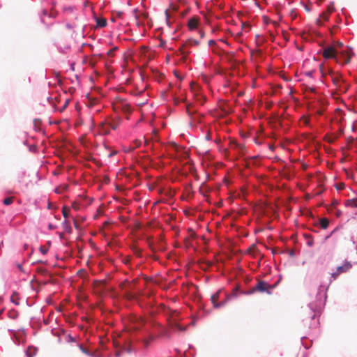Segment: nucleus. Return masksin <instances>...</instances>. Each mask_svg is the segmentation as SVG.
I'll list each match as a JSON object with an SVG mask.
<instances>
[{
    "label": "nucleus",
    "instance_id": "5",
    "mask_svg": "<svg viewBox=\"0 0 357 357\" xmlns=\"http://www.w3.org/2000/svg\"><path fill=\"white\" fill-rule=\"evenodd\" d=\"M337 50L333 46L326 47L323 51V56L326 59H336Z\"/></svg>",
    "mask_w": 357,
    "mask_h": 357
},
{
    "label": "nucleus",
    "instance_id": "21",
    "mask_svg": "<svg viewBox=\"0 0 357 357\" xmlns=\"http://www.w3.org/2000/svg\"><path fill=\"white\" fill-rule=\"evenodd\" d=\"M77 346L79 347L80 350H81L83 353H84V354H87V355H89V351H88L86 349L84 348V347H83V346H82V344H77Z\"/></svg>",
    "mask_w": 357,
    "mask_h": 357
},
{
    "label": "nucleus",
    "instance_id": "39",
    "mask_svg": "<svg viewBox=\"0 0 357 357\" xmlns=\"http://www.w3.org/2000/svg\"><path fill=\"white\" fill-rule=\"evenodd\" d=\"M70 340L71 342H73V341H74V339H73L72 337H70Z\"/></svg>",
    "mask_w": 357,
    "mask_h": 357
},
{
    "label": "nucleus",
    "instance_id": "25",
    "mask_svg": "<svg viewBox=\"0 0 357 357\" xmlns=\"http://www.w3.org/2000/svg\"><path fill=\"white\" fill-rule=\"evenodd\" d=\"M319 69H320V71H321L322 75L324 77L325 76V73L324 72V66L321 65L320 67H319Z\"/></svg>",
    "mask_w": 357,
    "mask_h": 357
},
{
    "label": "nucleus",
    "instance_id": "32",
    "mask_svg": "<svg viewBox=\"0 0 357 357\" xmlns=\"http://www.w3.org/2000/svg\"><path fill=\"white\" fill-rule=\"evenodd\" d=\"M127 297H128L129 299H131V298H133V296H132V294H127Z\"/></svg>",
    "mask_w": 357,
    "mask_h": 357
},
{
    "label": "nucleus",
    "instance_id": "42",
    "mask_svg": "<svg viewBox=\"0 0 357 357\" xmlns=\"http://www.w3.org/2000/svg\"><path fill=\"white\" fill-rule=\"evenodd\" d=\"M75 226L77 227V224L76 222H75Z\"/></svg>",
    "mask_w": 357,
    "mask_h": 357
},
{
    "label": "nucleus",
    "instance_id": "41",
    "mask_svg": "<svg viewBox=\"0 0 357 357\" xmlns=\"http://www.w3.org/2000/svg\"><path fill=\"white\" fill-rule=\"evenodd\" d=\"M116 356H119V352H116Z\"/></svg>",
    "mask_w": 357,
    "mask_h": 357
},
{
    "label": "nucleus",
    "instance_id": "13",
    "mask_svg": "<svg viewBox=\"0 0 357 357\" xmlns=\"http://www.w3.org/2000/svg\"><path fill=\"white\" fill-rule=\"evenodd\" d=\"M329 225V222L327 218L320 219V226L322 229H326Z\"/></svg>",
    "mask_w": 357,
    "mask_h": 357
},
{
    "label": "nucleus",
    "instance_id": "6",
    "mask_svg": "<svg viewBox=\"0 0 357 357\" xmlns=\"http://www.w3.org/2000/svg\"><path fill=\"white\" fill-rule=\"evenodd\" d=\"M328 75L331 76V80H332L333 83L337 87H340V83H341V82H342V77H341L340 75L335 73L332 70H328Z\"/></svg>",
    "mask_w": 357,
    "mask_h": 357
},
{
    "label": "nucleus",
    "instance_id": "29",
    "mask_svg": "<svg viewBox=\"0 0 357 357\" xmlns=\"http://www.w3.org/2000/svg\"><path fill=\"white\" fill-rule=\"evenodd\" d=\"M135 146L136 147H139L140 146V144H141L140 141H138V140L135 141Z\"/></svg>",
    "mask_w": 357,
    "mask_h": 357
},
{
    "label": "nucleus",
    "instance_id": "3",
    "mask_svg": "<svg viewBox=\"0 0 357 357\" xmlns=\"http://www.w3.org/2000/svg\"><path fill=\"white\" fill-rule=\"evenodd\" d=\"M351 55L347 51L337 52L336 56V62L337 63L344 65L348 63L350 61Z\"/></svg>",
    "mask_w": 357,
    "mask_h": 357
},
{
    "label": "nucleus",
    "instance_id": "38",
    "mask_svg": "<svg viewBox=\"0 0 357 357\" xmlns=\"http://www.w3.org/2000/svg\"><path fill=\"white\" fill-rule=\"evenodd\" d=\"M334 142V139H330L329 142L333 143Z\"/></svg>",
    "mask_w": 357,
    "mask_h": 357
},
{
    "label": "nucleus",
    "instance_id": "4",
    "mask_svg": "<svg viewBox=\"0 0 357 357\" xmlns=\"http://www.w3.org/2000/svg\"><path fill=\"white\" fill-rule=\"evenodd\" d=\"M114 110H121L124 113H130L132 112L130 105L123 100L116 101L114 105Z\"/></svg>",
    "mask_w": 357,
    "mask_h": 357
},
{
    "label": "nucleus",
    "instance_id": "14",
    "mask_svg": "<svg viewBox=\"0 0 357 357\" xmlns=\"http://www.w3.org/2000/svg\"><path fill=\"white\" fill-rule=\"evenodd\" d=\"M346 206H350L351 208H357V199L356 200H352V199L347 200Z\"/></svg>",
    "mask_w": 357,
    "mask_h": 357
},
{
    "label": "nucleus",
    "instance_id": "7",
    "mask_svg": "<svg viewBox=\"0 0 357 357\" xmlns=\"http://www.w3.org/2000/svg\"><path fill=\"white\" fill-rule=\"evenodd\" d=\"M98 133L100 135H106L109 133V128L107 126V121H103L98 125Z\"/></svg>",
    "mask_w": 357,
    "mask_h": 357
},
{
    "label": "nucleus",
    "instance_id": "28",
    "mask_svg": "<svg viewBox=\"0 0 357 357\" xmlns=\"http://www.w3.org/2000/svg\"><path fill=\"white\" fill-rule=\"evenodd\" d=\"M165 15H166V20L168 22L169 15V13L167 10H165Z\"/></svg>",
    "mask_w": 357,
    "mask_h": 357
},
{
    "label": "nucleus",
    "instance_id": "33",
    "mask_svg": "<svg viewBox=\"0 0 357 357\" xmlns=\"http://www.w3.org/2000/svg\"><path fill=\"white\" fill-rule=\"evenodd\" d=\"M340 215H341V211H339V210H337V211H336V215H337V216H340Z\"/></svg>",
    "mask_w": 357,
    "mask_h": 357
},
{
    "label": "nucleus",
    "instance_id": "11",
    "mask_svg": "<svg viewBox=\"0 0 357 357\" xmlns=\"http://www.w3.org/2000/svg\"><path fill=\"white\" fill-rule=\"evenodd\" d=\"M198 25V20L195 18L190 19L188 21V26L190 29H193L197 28Z\"/></svg>",
    "mask_w": 357,
    "mask_h": 357
},
{
    "label": "nucleus",
    "instance_id": "9",
    "mask_svg": "<svg viewBox=\"0 0 357 357\" xmlns=\"http://www.w3.org/2000/svg\"><path fill=\"white\" fill-rule=\"evenodd\" d=\"M199 42L195 39H190L188 41H186L185 44H184L181 48L180 51L181 52L182 54H188V52H185L184 51V48L187 46H192V45H198Z\"/></svg>",
    "mask_w": 357,
    "mask_h": 357
},
{
    "label": "nucleus",
    "instance_id": "30",
    "mask_svg": "<svg viewBox=\"0 0 357 357\" xmlns=\"http://www.w3.org/2000/svg\"><path fill=\"white\" fill-rule=\"evenodd\" d=\"M307 76L309 77H312V74H313V72L312 71H309V72H307L305 73Z\"/></svg>",
    "mask_w": 357,
    "mask_h": 357
},
{
    "label": "nucleus",
    "instance_id": "1",
    "mask_svg": "<svg viewBox=\"0 0 357 357\" xmlns=\"http://www.w3.org/2000/svg\"><path fill=\"white\" fill-rule=\"evenodd\" d=\"M274 287V285H271L265 281L259 280L257 284L250 290L249 294H253L256 291H259L261 293L266 292L268 294H271V290Z\"/></svg>",
    "mask_w": 357,
    "mask_h": 357
},
{
    "label": "nucleus",
    "instance_id": "37",
    "mask_svg": "<svg viewBox=\"0 0 357 357\" xmlns=\"http://www.w3.org/2000/svg\"><path fill=\"white\" fill-rule=\"evenodd\" d=\"M175 326L177 327L178 328H179L180 330H183L177 324H175Z\"/></svg>",
    "mask_w": 357,
    "mask_h": 357
},
{
    "label": "nucleus",
    "instance_id": "18",
    "mask_svg": "<svg viewBox=\"0 0 357 357\" xmlns=\"http://www.w3.org/2000/svg\"><path fill=\"white\" fill-rule=\"evenodd\" d=\"M14 201V197H7L4 200H3V204L5 205H10Z\"/></svg>",
    "mask_w": 357,
    "mask_h": 357
},
{
    "label": "nucleus",
    "instance_id": "16",
    "mask_svg": "<svg viewBox=\"0 0 357 357\" xmlns=\"http://www.w3.org/2000/svg\"><path fill=\"white\" fill-rule=\"evenodd\" d=\"M97 24L100 27H104L107 25V21L104 18L98 19Z\"/></svg>",
    "mask_w": 357,
    "mask_h": 357
},
{
    "label": "nucleus",
    "instance_id": "34",
    "mask_svg": "<svg viewBox=\"0 0 357 357\" xmlns=\"http://www.w3.org/2000/svg\"><path fill=\"white\" fill-rule=\"evenodd\" d=\"M199 33H200V36H201V38H203V37H204V33L203 31H199Z\"/></svg>",
    "mask_w": 357,
    "mask_h": 357
},
{
    "label": "nucleus",
    "instance_id": "20",
    "mask_svg": "<svg viewBox=\"0 0 357 357\" xmlns=\"http://www.w3.org/2000/svg\"><path fill=\"white\" fill-rule=\"evenodd\" d=\"M123 351H126L128 353H130L131 352L132 349H131V346H130V343L128 342V345L126 346H124L123 348Z\"/></svg>",
    "mask_w": 357,
    "mask_h": 357
},
{
    "label": "nucleus",
    "instance_id": "19",
    "mask_svg": "<svg viewBox=\"0 0 357 357\" xmlns=\"http://www.w3.org/2000/svg\"><path fill=\"white\" fill-rule=\"evenodd\" d=\"M196 99L197 101H199L201 104L202 105L204 102V98L202 95L195 94Z\"/></svg>",
    "mask_w": 357,
    "mask_h": 357
},
{
    "label": "nucleus",
    "instance_id": "8",
    "mask_svg": "<svg viewBox=\"0 0 357 357\" xmlns=\"http://www.w3.org/2000/svg\"><path fill=\"white\" fill-rule=\"evenodd\" d=\"M109 128L112 130H116L121 123V119L119 117L112 119L109 121H107Z\"/></svg>",
    "mask_w": 357,
    "mask_h": 357
},
{
    "label": "nucleus",
    "instance_id": "27",
    "mask_svg": "<svg viewBox=\"0 0 357 357\" xmlns=\"http://www.w3.org/2000/svg\"><path fill=\"white\" fill-rule=\"evenodd\" d=\"M356 128H357V121L354 123L352 130L354 131V130H356Z\"/></svg>",
    "mask_w": 357,
    "mask_h": 357
},
{
    "label": "nucleus",
    "instance_id": "36",
    "mask_svg": "<svg viewBox=\"0 0 357 357\" xmlns=\"http://www.w3.org/2000/svg\"><path fill=\"white\" fill-rule=\"evenodd\" d=\"M337 46L340 47H342V43H337Z\"/></svg>",
    "mask_w": 357,
    "mask_h": 357
},
{
    "label": "nucleus",
    "instance_id": "31",
    "mask_svg": "<svg viewBox=\"0 0 357 357\" xmlns=\"http://www.w3.org/2000/svg\"><path fill=\"white\" fill-rule=\"evenodd\" d=\"M309 90H310L311 92L314 93V92H315V91H316V89H315V88H313V87H310V88H309Z\"/></svg>",
    "mask_w": 357,
    "mask_h": 357
},
{
    "label": "nucleus",
    "instance_id": "24",
    "mask_svg": "<svg viewBox=\"0 0 357 357\" xmlns=\"http://www.w3.org/2000/svg\"><path fill=\"white\" fill-rule=\"evenodd\" d=\"M47 248H45V247L43 246H41L40 248V251L43 254V255H45L47 252Z\"/></svg>",
    "mask_w": 357,
    "mask_h": 357
},
{
    "label": "nucleus",
    "instance_id": "12",
    "mask_svg": "<svg viewBox=\"0 0 357 357\" xmlns=\"http://www.w3.org/2000/svg\"><path fill=\"white\" fill-rule=\"evenodd\" d=\"M19 296L17 293L13 292V294L10 296V301L13 303H15L16 305H19Z\"/></svg>",
    "mask_w": 357,
    "mask_h": 357
},
{
    "label": "nucleus",
    "instance_id": "26",
    "mask_svg": "<svg viewBox=\"0 0 357 357\" xmlns=\"http://www.w3.org/2000/svg\"><path fill=\"white\" fill-rule=\"evenodd\" d=\"M215 44V40H210L208 41V45H209V46L214 45Z\"/></svg>",
    "mask_w": 357,
    "mask_h": 357
},
{
    "label": "nucleus",
    "instance_id": "10",
    "mask_svg": "<svg viewBox=\"0 0 357 357\" xmlns=\"http://www.w3.org/2000/svg\"><path fill=\"white\" fill-rule=\"evenodd\" d=\"M219 292H217L216 294L212 295L211 298V301L215 307H219L222 305L221 303H218V300L219 298Z\"/></svg>",
    "mask_w": 357,
    "mask_h": 357
},
{
    "label": "nucleus",
    "instance_id": "35",
    "mask_svg": "<svg viewBox=\"0 0 357 357\" xmlns=\"http://www.w3.org/2000/svg\"><path fill=\"white\" fill-rule=\"evenodd\" d=\"M195 88H197V89H198V86H195V88H194V86H191V89H192V90L193 91H195Z\"/></svg>",
    "mask_w": 357,
    "mask_h": 357
},
{
    "label": "nucleus",
    "instance_id": "23",
    "mask_svg": "<svg viewBox=\"0 0 357 357\" xmlns=\"http://www.w3.org/2000/svg\"><path fill=\"white\" fill-rule=\"evenodd\" d=\"M9 314L10 317L15 318L17 316V312L16 311H10Z\"/></svg>",
    "mask_w": 357,
    "mask_h": 357
},
{
    "label": "nucleus",
    "instance_id": "17",
    "mask_svg": "<svg viewBox=\"0 0 357 357\" xmlns=\"http://www.w3.org/2000/svg\"><path fill=\"white\" fill-rule=\"evenodd\" d=\"M69 213H70V208L66 206H63V209H62V213H63V217L67 218L69 215Z\"/></svg>",
    "mask_w": 357,
    "mask_h": 357
},
{
    "label": "nucleus",
    "instance_id": "22",
    "mask_svg": "<svg viewBox=\"0 0 357 357\" xmlns=\"http://www.w3.org/2000/svg\"><path fill=\"white\" fill-rule=\"evenodd\" d=\"M190 108H191V105H188L186 106V112H187V113L188 114L189 116H191L193 114V112H191Z\"/></svg>",
    "mask_w": 357,
    "mask_h": 357
},
{
    "label": "nucleus",
    "instance_id": "43",
    "mask_svg": "<svg viewBox=\"0 0 357 357\" xmlns=\"http://www.w3.org/2000/svg\"><path fill=\"white\" fill-rule=\"evenodd\" d=\"M270 149L273 150V146H270Z\"/></svg>",
    "mask_w": 357,
    "mask_h": 357
},
{
    "label": "nucleus",
    "instance_id": "15",
    "mask_svg": "<svg viewBox=\"0 0 357 357\" xmlns=\"http://www.w3.org/2000/svg\"><path fill=\"white\" fill-rule=\"evenodd\" d=\"M153 340H154V337L152 335H150L148 339H144L143 340V344H144V347H148L150 342L153 341Z\"/></svg>",
    "mask_w": 357,
    "mask_h": 357
},
{
    "label": "nucleus",
    "instance_id": "40",
    "mask_svg": "<svg viewBox=\"0 0 357 357\" xmlns=\"http://www.w3.org/2000/svg\"><path fill=\"white\" fill-rule=\"evenodd\" d=\"M84 6L85 7H86V6H87V1H86V2H84Z\"/></svg>",
    "mask_w": 357,
    "mask_h": 357
},
{
    "label": "nucleus",
    "instance_id": "2",
    "mask_svg": "<svg viewBox=\"0 0 357 357\" xmlns=\"http://www.w3.org/2000/svg\"><path fill=\"white\" fill-rule=\"evenodd\" d=\"M351 267V264L349 261H346L342 266L337 267L336 271L331 273V277L333 280H335L340 274L349 271Z\"/></svg>",
    "mask_w": 357,
    "mask_h": 357
}]
</instances>
